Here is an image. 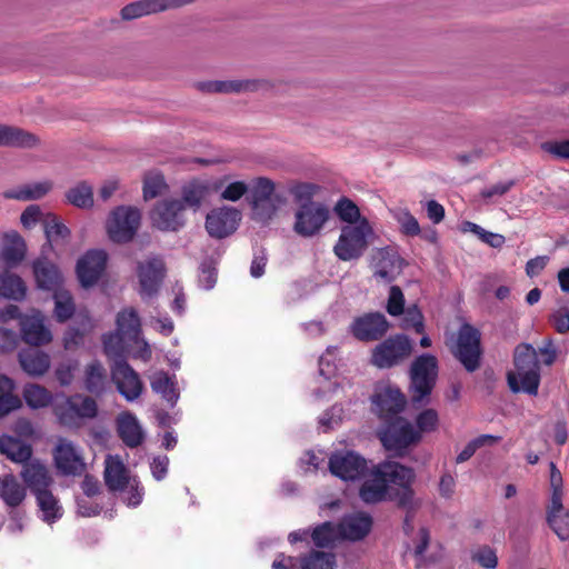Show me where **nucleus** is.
<instances>
[{"mask_svg": "<svg viewBox=\"0 0 569 569\" xmlns=\"http://www.w3.org/2000/svg\"><path fill=\"white\" fill-rule=\"evenodd\" d=\"M378 435L386 450L396 456H402L410 445L420 440V432L402 417L386 421Z\"/></svg>", "mask_w": 569, "mask_h": 569, "instance_id": "423d86ee", "label": "nucleus"}, {"mask_svg": "<svg viewBox=\"0 0 569 569\" xmlns=\"http://www.w3.org/2000/svg\"><path fill=\"white\" fill-rule=\"evenodd\" d=\"M139 209L130 206H119L111 211L107 220L109 238L117 243H126L133 239L140 226Z\"/></svg>", "mask_w": 569, "mask_h": 569, "instance_id": "6e6552de", "label": "nucleus"}, {"mask_svg": "<svg viewBox=\"0 0 569 569\" xmlns=\"http://www.w3.org/2000/svg\"><path fill=\"white\" fill-rule=\"evenodd\" d=\"M0 452L13 462L26 463L30 460L32 449L29 445L10 436L0 437Z\"/></svg>", "mask_w": 569, "mask_h": 569, "instance_id": "a19ab883", "label": "nucleus"}, {"mask_svg": "<svg viewBox=\"0 0 569 569\" xmlns=\"http://www.w3.org/2000/svg\"><path fill=\"white\" fill-rule=\"evenodd\" d=\"M321 187L313 182L293 181L288 187V192L292 196L296 203H312V199L319 194Z\"/></svg>", "mask_w": 569, "mask_h": 569, "instance_id": "8fccbe9b", "label": "nucleus"}, {"mask_svg": "<svg viewBox=\"0 0 569 569\" xmlns=\"http://www.w3.org/2000/svg\"><path fill=\"white\" fill-rule=\"evenodd\" d=\"M513 186V180L500 181L491 187L482 189L480 196L487 202H491L495 198L505 196Z\"/></svg>", "mask_w": 569, "mask_h": 569, "instance_id": "0e129e2a", "label": "nucleus"}, {"mask_svg": "<svg viewBox=\"0 0 569 569\" xmlns=\"http://www.w3.org/2000/svg\"><path fill=\"white\" fill-rule=\"evenodd\" d=\"M402 270V260L395 251L382 249L378 252L375 264V277L383 282L393 281Z\"/></svg>", "mask_w": 569, "mask_h": 569, "instance_id": "72a5a7b5", "label": "nucleus"}, {"mask_svg": "<svg viewBox=\"0 0 569 569\" xmlns=\"http://www.w3.org/2000/svg\"><path fill=\"white\" fill-rule=\"evenodd\" d=\"M154 13H159L156 0H138L124 6L120 11L122 20L126 21Z\"/></svg>", "mask_w": 569, "mask_h": 569, "instance_id": "09e8293b", "label": "nucleus"}, {"mask_svg": "<svg viewBox=\"0 0 569 569\" xmlns=\"http://www.w3.org/2000/svg\"><path fill=\"white\" fill-rule=\"evenodd\" d=\"M371 234L372 228L367 219H362L355 226H345L333 247L335 254L342 261L359 259L366 251L368 237Z\"/></svg>", "mask_w": 569, "mask_h": 569, "instance_id": "39448f33", "label": "nucleus"}, {"mask_svg": "<svg viewBox=\"0 0 569 569\" xmlns=\"http://www.w3.org/2000/svg\"><path fill=\"white\" fill-rule=\"evenodd\" d=\"M389 329L387 318L380 312L356 318L350 325L351 333L360 341L379 340Z\"/></svg>", "mask_w": 569, "mask_h": 569, "instance_id": "6ab92c4d", "label": "nucleus"}, {"mask_svg": "<svg viewBox=\"0 0 569 569\" xmlns=\"http://www.w3.org/2000/svg\"><path fill=\"white\" fill-rule=\"evenodd\" d=\"M41 139L22 128L0 123V147L32 149L39 147Z\"/></svg>", "mask_w": 569, "mask_h": 569, "instance_id": "a878e982", "label": "nucleus"}, {"mask_svg": "<svg viewBox=\"0 0 569 569\" xmlns=\"http://www.w3.org/2000/svg\"><path fill=\"white\" fill-rule=\"evenodd\" d=\"M372 526V519L363 512H356L342 518L337 527L338 536L349 540H360L365 538Z\"/></svg>", "mask_w": 569, "mask_h": 569, "instance_id": "cd10ccee", "label": "nucleus"}, {"mask_svg": "<svg viewBox=\"0 0 569 569\" xmlns=\"http://www.w3.org/2000/svg\"><path fill=\"white\" fill-rule=\"evenodd\" d=\"M420 432H430L437 428L438 413L433 409H426L416 419Z\"/></svg>", "mask_w": 569, "mask_h": 569, "instance_id": "69168bd1", "label": "nucleus"}, {"mask_svg": "<svg viewBox=\"0 0 569 569\" xmlns=\"http://www.w3.org/2000/svg\"><path fill=\"white\" fill-rule=\"evenodd\" d=\"M471 231L480 237V239L492 248H500L505 243V237L499 233L486 231L480 226L469 222Z\"/></svg>", "mask_w": 569, "mask_h": 569, "instance_id": "338daca9", "label": "nucleus"}, {"mask_svg": "<svg viewBox=\"0 0 569 569\" xmlns=\"http://www.w3.org/2000/svg\"><path fill=\"white\" fill-rule=\"evenodd\" d=\"M438 376V361L432 355H421L410 368V397L415 406L427 405Z\"/></svg>", "mask_w": 569, "mask_h": 569, "instance_id": "7ed1b4c3", "label": "nucleus"}, {"mask_svg": "<svg viewBox=\"0 0 569 569\" xmlns=\"http://www.w3.org/2000/svg\"><path fill=\"white\" fill-rule=\"evenodd\" d=\"M42 253L41 257L36 259L32 263L33 276L37 287L47 291H54L60 288L62 283V276L58 267L49 261Z\"/></svg>", "mask_w": 569, "mask_h": 569, "instance_id": "bb28decb", "label": "nucleus"}, {"mask_svg": "<svg viewBox=\"0 0 569 569\" xmlns=\"http://www.w3.org/2000/svg\"><path fill=\"white\" fill-rule=\"evenodd\" d=\"M241 220V212L229 206L212 209L206 218V229L216 239L232 234Z\"/></svg>", "mask_w": 569, "mask_h": 569, "instance_id": "f3484780", "label": "nucleus"}, {"mask_svg": "<svg viewBox=\"0 0 569 569\" xmlns=\"http://www.w3.org/2000/svg\"><path fill=\"white\" fill-rule=\"evenodd\" d=\"M21 368L32 377L43 376L50 368V356L38 349H24L18 355Z\"/></svg>", "mask_w": 569, "mask_h": 569, "instance_id": "f704fd0d", "label": "nucleus"}, {"mask_svg": "<svg viewBox=\"0 0 569 569\" xmlns=\"http://www.w3.org/2000/svg\"><path fill=\"white\" fill-rule=\"evenodd\" d=\"M103 475L104 482L111 491H124L132 482L128 469L119 456H107Z\"/></svg>", "mask_w": 569, "mask_h": 569, "instance_id": "c85d7f7f", "label": "nucleus"}, {"mask_svg": "<svg viewBox=\"0 0 569 569\" xmlns=\"http://www.w3.org/2000/svg\"><path fill=\"white\" fill-rule=\"evenodd\" d=\"M23 399L31 409L48 407L52 401L51 392L37 383H28L22 391Z\"/></svg>", "mask_w": 569, "mask_h": 569, "instance_id": "49530a36", "label": "nucleus"}, {"mask_svg": "<svg viewBox=\"0 0 569 569\" xmlns=\"http://www.w3.org/2000/svg\"><path fill=\"white\" fill-rule=\"evenodd\" d=\"M43 228L47 243L42 247V253L52 249V241L58 238L66 239L70 234V230L52 213L46 214L43 219Z\"/></svg>", "mask_w": 569, "mask_h": 569, "instance_id": "a18cd8bd", "label": "nucleus"}, {"mask_svg": "<svg viewBox=\"0 0 569 569\" xmlns=\"http://www.w3.org/2000/svg\"><path fill=\"white\" fill-rule=\"evenodd\" d=\"M453 353L467 371L477 370L481 355L479 330L469 323H463L459 329Z\"/></svg>", "mask_w": 569, "mask_h": 569, "instance_id": "f8f14e48", "label": "nucleus"}, {"mask_svg": "<svg viewBox=\"0 0 569 569\" xmlns=\"http://www.w3.org/2000/svg\"><path fill=\"white\" fill-rule=\"evenodd\" d=\"M411 350L410 340L403 335H397L375 347L371 362L381 369L391 368L408 358Z\"/></svg>", "mask_w": 569, "mask_h": 569, "instance_id": "9b49d317", "label": "nucleus"}, {"mask_svg": "<svg viewBox=\"0 0 569 569\" xmlns=\"http://www.w3.org/2000/svg\"><path fill=\"white\" fill-rule=\"evenodd\" d=\"M302 569H335V555L323 551H315L302 561Z\"/></svg>", "mask_w": 569, "mask_h": 569, "instance_id": "6e6d98bb", "label": "nucleus"}, {"mask_svg": "<svg viewBox=\"0 0 569 569\" xmlns=\"http://www.w3.org/2000/svg\"><path fill=\"white\" fill-rule=\"evenodd\" d=\"M402 327L405 329L412 328L417 333L423 332V316L417 306L409 307L406 310Z\"/></svg>", "mask_w": 569, "mask_h": 569, "instance_id": "680f3d73", "label": "nucleus"}, {"mask_svg": "<svg viewBox=\"0 0 569 569\" xmlns=\"http://www.w3.org/2000/svg\"><path fill=\"white\" fill-rule=\"evenodd\" d=\"M329 469L343 480H355L366 472L367 461L352 451L335 453L329 459Z\"/></svg>", "mask_w": 569, "mask_h": 569, "instance_id": "412c9836", "label": "nucleus"}, {"mask_svg": "<svg viewBox=\"0 0 569 569\" xmlns=\"http://www.w3.org/2000/svg\"><path fill=\"white\" fill-rule=\"evenodd\" d=\"M391 217L397 221L403 234L415 237L420 233L418 220L405 207H395L389 209Z\"/></svg>", "mask_w": 569, "mask_h": 569, "instance_id": "3c124183", "label": "nucleus"}, {"mask_svg": "<svg viewBox=\"0 0 569 569\" xmlns=\"http://www.w3.org/2000/svg\"><path fill=\"white\" fill-rule=\"evenodd\" d=\"M78 369L77 361H67L60 363L56 369L57 380L61 386H69L73 381L74 372Z\"/></svg>", "mask_w": 569, "mask_h": 569, "instance_id": "774afa93", "label": "nucleus"}, {"mask_svg": "<svg viewBox=\"0 0 569 569\" xmlns=\"http://www.w3.org/2000/svg\"><path fill=\"white\" fill-rule=\"evenodd\" d=\"M92 328L89 319H86L82 323V328L70 327L63 336V347L67 350H72L80 347L83 343L84 336Z\"/></svg>", "mask_w": 569, "mask_h": 569, "instance_id": "4d7b16f0", "label": "nucleus"}, {"mask_svg": "<svg viewBox=\"0 0 569 569\" xmlns=\"http://www.w3.org/2000/svg\"><path fill=\"white\" fill-rule=\"evenodd\" d=\"M13 380L0 375V418L21 407V400L18 396L13 395Z\"/></svg>", "mask_w": 569, "mask_h": 569, "instance_id": "79ce46f5", "label": "nucleus"}, {"mask_svg": "<svg viewBox=\"0 0 569 569\" xmlns=\"http://www.w3.org/2000/svg\"><path fill=\"white\" fill-rule=\"evenodd\" d=\"M164 177L159 171H150L143 178V198L153 199L167 190Z\"/></svg>", "mask_w": 569, "mask_h": 569, "instance_id": "864d4df0", "label": "nucleus"}, {"mask_svg": "<svg viewBox=\"0 0 569 569\" xmlns=\"http://www.w3.org/2000/svg\"><path fill=\"white\" fill-rule=\"evenodd\" d=\"M117 430L120 439L130 448H137L143 441V430L137 417L129 411L118 416Z\"/></svg>", "mask_w": 569, "mask_h": 569, "instance_id": "2f4dec72", "label": "nucleus"}, {"mask_svg": "<svg viewBox=\"0 0 569 569\" xmlns=\"http://www.w3.org/2000/svg\"><path fill=\"white\" fill-rule=\"evenodd\" d=\"M110 372L117 391L127 401L133 402L142 395L143 383L140 376L124 359L116 360Z\"/></svg>", "mask_w": 569, "mask_h": 569, "instance_id": "ddd939ff", "label": "nucleus"}, {"mask_svg": "<svg viewBox=\"0 0 569 569\" xmlns=\"http://www.w3.org/2000/svg\"><path fill=\"white\" fill-rule=\"evenodd\" d=\"M27 286L24 281L9 270L0 272V297L8 300L21 301L26 298Z\"/></svg>", "mask_w": 569, "mask_h": 569, "instance_id": "58836bf2", "label": "nucleus"}, {"mask_svg": "<svg viewBox=\"0 0 569 569\" xmlns=\"http://www.w3.org/2000/svg\"><path fill=\"white\" fill-rule=\"evenodd\" d=\"M224 182L226 178L216 180L193 179L182 186V199L180 201L183 203L184 209L188 207L197 211L213 192H217L222 188Z\"/></svg>", "mask_w": 569, "mask_h": 569, "instance_id": "a211bd4d", "label": "nucleus"}, {"mask_svg": "<svg viewBox=\"0 0 569 569\" xmlns=\"http://www.w3.org/2000/svg\"><path fill=\"white\" fill-rule=\"evenodd\" d=\"M53 411L61 425L77 427L82 419H93L98 413V406L91 397L74 395L57 402Z\"/></svg>", "mask_w": 569, "mask_h": 569, "instance_id": "0eeeda50", "label": "nucleus"}, {"mask_svg": "<svg viewBox=\"0 0 569 569\" xmlns=\"http://www.w3.org/2000/svg\"><path fill=\"white\" fill-rule=\"evenodd\" d=\"M150 386L153 392L161 395V397L172 406L177 402L179 393L176 390L174 381L167 372H154L150 378Z\"/></svg>", "mask_w": 569, "mask_h": 569, "instance_id": "c03bdc74", "label": "nucleus"}, {"mask_svg": "<svg viewBox=\"0 0 569 569\" xmlns=\"http://www.w3.org/2000/svg\"><path fill=\"white\" fill-rule=\"evenodd\" d=\"M57 469L64 476H81L86 471L82 451L72 441L60 438L53 451Z\"/></svg>", "mask_w": 569, "mask_h": 569, "instance_id": "2eb2a0df", "label": "nucleus"}, {"mask_svg": "<svg viewBox=\"0 0 569 569\" xmlns=\"http://www.w3.org/2000/svg\"><path fill=\"white\" fill-rule=\"evenodd\" d=\"M405 298L399 287L392 286L390 288L387 311L391 316H400L403 313Z\"/></svg>", "mask_w": 569, "mask_h": 569, "instance_id": "e2e57ef3", "label": "nucleus"}, {"mask_svg": "<svg viewBox=\"0 0 569 569\" xmlns=\"http://www.w3.org/2000/svg\"><path fill=\"white\" fill-rule=\"evenodd\" d=\"M106 263L107 253L103 250H89L77 263L80 283L83 287L94 284L104 271Z\"/></svg>", "mask_w": 569, "mask_h": 569, "instance_id": "4be33fe9", "label": "nucleus"}, {"mask_svg": "<svg viewBox=\"0 0 569 569\" xmlns=\"http://www.w3.org/2000/svg\"><path fill=\"white\" fill-rule=\"evenodd\" d=\"M387 488L395 496V501L403 508H411L413 503L415 471L396 461H385L376 466Z\"/></svg>", "mask_w": 569, "mask_h": 569, "instance_id": "20e7f679", "label": "nucleus"}, {"mask_svg": "<svg viewBox=\"0 0 569 569\" xmlns=\"http://www.w3.org/2000/svg\"><path fill=\"white\" fill-rule=\"evenodd\" d=\"M183 211L184 206L180 200H162L151 212L152 224L162 231H178L186 223Z\"/></svg>", "mask_w": 569, "mask_h": 569, "instance_id": "dca6fc26", "label": "nucleus"}, {"mask_svg": "<svg viewBox=\"0 0 569 569\" xmlns=\"http://www.w3.org/2000/svg\"><path fill=\"white\" fill-rule=\"evenodd\" d=\"M375 410L383 422L400 417L399 413L405 408L406 399L399 389L385 388L372 398Z\"/></svg>", "mask_w": 569, "mask_h": 569, "instance_id": "5701e85b", "label": "nucleus"}, {"mask_svg": "<svg viewBox=\"0 0 569 569\" xmlns=\"http://www.w3.org/2000/svg\"><path fill=\"white\" fill-rule=\"evenodd\" d=\"M134 341L129 340L118 330L103 337V350L108 358L119 360L131 348Z\"/></svg>", "mask_w": 569, "mask_h": 569, "instance_id": "37998d69", "label": "nucleus"}, {"mask_svg": "<svg viewBox=\"0 0 569 569\" xmlns=\"http://www.w3.org/2000/svg\"><path fill=\"white\" fill-rule=\"evenodd\" d=\"M19 326L21 340L29 346H46L53 339L51 330L46 326L43 313L38 310L28 315H20Z\"/></svg>", "mask_w": 569, "mask_h": 569, "instance_id": "4468645a", "label": "nucleus"}, {"mask_svg": "<svg viewBox=\"0 0 569 569\" xmlns=\"http://www.w3.org/2000/svg\"><path fill=\"white\" fill-rule=\"evenodd\" d=\"M0 498L8 511L21 510L20 507L27 498V488L12 475L0 480Z\"/></svg>", "mask_w": 569, "mask_h": 569, "instance_id": "473e14b6", "label": "nucleus"}, {"mask_svg": "<svg viewBox=\"0 0 569 569\" xmlns=\"http://www.w3.org/2000/svg\"><path fill=\"white\" fill-rule=\"evenodd\" d=\"M329 218L330 210L325 203H302L295 211L292 229L302 238H312L321 232Z\"/></svg>", "mask_w": 569, "mask_h": 569, "instance_id": "1a4fd4ad", "label": "nucleus"}, {"mask_svg": "<svg viewBox=\"0 0 569 569\" xmlns=\"http://www.w3.org/2000/svg\"><path fill=\"white\" fill-rule=\"evenodd\" d=\"M34 497L37 506L41 512V518L44 522L52 523L62 517V507L50 488L41 492H37Z\"/></svg>", "mask_w": 569, "mask_h": 569, "instance_id": "ea45409f", "label": "nucleus"}, {"mask_svg": "<svg viewBox=\"0 0 569 569\" xmlns=\"http://www.w3.org/2000/svg\"><path fill=\"white\" fill-rule=\"evenodd\" d=\"M0 260L7 269L17 267L26 256L23 238L14 230L1 233Z\"/></svg>", "mask_w": 569, "mask_h": 569, "instance_id": "b1692460", "label": "nucleus"}, {"mask_svg": "<svg viewBox=\"0 0 569 569\" xmlns=\"http://www.w3.org/2000/svg\"><path fill=\"white\" fill-rule=\"evenodd\" d=\"M472 560L486 569H495L498 565L496 551L489 546H481L472 552Z\"/></svg>", "mask_w": 569, "mask_h": 569, "instance_id": "052dcab7", "label": "nucleus"}, {"mask_svg": "<svg viewBox=\"0 0 569 569\" xmlns=\"http://www.w3.org/2000/svg\"><path fill=\"white\" fill-rule=\"evenodd\" d=\"M164 263L159 258H150L138 264L139 293L142 299L153 297L164 277Z\"/></svg>", "mask_w": 569, "mask_h": 569, "instance_id": "aec40b11", "label": "nucleus"}, {"mask_svg": "<svg viewBox=\"0 0 569 569\" xmlns=\"http://www.w3.org/2000/svg\"><path fill=\"white\" fill-rule=\"evenodd\" d=\"M67 201L81 209H88L93 206V190L87 182H80L70 188L66 193Z\"/></svg>", "mask_w": 569, "mask_h": 569, "instance_id": "603ef678", "label": "nucleus"}, {"mask_svg": "<svg viewBox=\"0 0 569 569\" xmlns=\"http://www.w3.org/2000/svg\"><path fill=\"white\" fill-rule=\"evenodd\" d=\"M53 292L54 318L58 322L63 323L73 316L76 306L69 291L59 288Z\"/></svg>", "mask_w": 569, "mask_h": 569, "instance_id": "de8ad7c7", "label": "nucleus"}, {"mask_svg": "<svg viewBox=\"0 0 569 569\" xmlns=\"http://www.w3.org/2000/svg\"><path fill=\"white\" fill-rule=\"evenodd\" d=\"M359 496L366 503H377L386 499L395 500V496L389 492L387 482L383 481L376 467L362 483Z\"/></svg>", "mask_w": 569, "mask_h": 569, "instance_id": "7c9ffc66", "label": "nucleus"}, {"mask_svg": "<svg viewBox=\"0 0 569 569\" xmlns=\"http://www.w3.org/2000/svg\"><path fill=\"white\" fill-rule=\"evenodd\" d=\"M117 329L121 335L134 343L140 342L141 323L137 311L133 308H127L117 315Z\"/></svg>", "mask_w": 569, "mask_h": 569, "instance_id": "4c0bfd02", "label": "nucleus"}, {"mask_svg": "<svg viewBox=\"0 0 569 569\" xmlns=\"http://www.w3.org/2000/svg\"><path fill=\"white\" fill-rule=\"evenodd\" d=\"M20 476L33 495L49 489L53 483L48 468L39 460L23 463Z\"/></svg>", "mask_w": 569, "mask_h": 569, "instance_id": "393cba45", "label": "nucleus"}, {"mask_svg": "<svg viewBox=\"0 0 569 569\" xmlns=\"http://www.w3.org/2000/svg\"><path fill=\"white\" fill-rule=\"evenodd\" d=\"M220 190L221 200L236 202L248 193L249 184L244 181H232L227 183L224 187L222 186Z\"/></svg>", "mask_w": 569, "mask_h": 569, "instance_id": "bf43d9fd", "label": "nucleus"}, {"mask_svg": "<svg viewBox=\"0 0 569 569\" xmlns=\"http://www.w3.org/2000/svg\"><path fill=\"white\" fill-rule=\"evenodd\" d=\"M513 363L515 370L507 373L510 390L536 396L540 383L537 350L528 343L517 346L513 353Z\"/></svg>", "mask_w": 569, "mask_h": 569, "instance_id": "f257e3e1", "label": "nucleus"}, {"mask_svg": "<svg viewBox=\"0 0 569 569\" xmlns=\"http://www.w3.org/2000/svg\"><path fill=\"white\" fill-rule=\"evenodd\" d=\"M220 93L243 94L270 91L273 84L264 78L229 79L220 80Z\"/></svg>", "mask_w": 569, "mask_h": 569, "instance_id": "c756f323", "label": "nucleus"}, {"mask_svg": "<svg viewBox=\"0 0 569 569\" xmlns=\"http://www.w3.org/2000/svg\"><path fill=\"white\" fill-rule=\"evenodd\" d=\"M248 194L254 217L263 222L271 220L287 203L284 191L267 177L252 179Z\"/></svg>", "mask_w": 569, "mask_h": 569, "instance_id": "f03ea898", "label": "nucleus"}, {"mask_svg": "<svg viewBox=\"0 0 569 569\" xmlns=\"http://www.w3.org/2000/svg\"><path fill=\"white\" fill-rule=\"evenodd\" d=\"M83 386L88 392L96 396H101L108 390L107 371L100 361L93 360L84 367Z\"/></svg>", "mask_w": 569, "mask_h": 569, "instance_id": "c9c22d12", "label": "nucleus"}, {"mask_svg": "<svg viewBox=\"0 0 569 569\" xmlns=\"http://www.w3.org/2000/svg\"><path fill=\"white\" fill-rule=\"evenodd\" d=\"M338 537L337 528L331 522H323L316 527L311 533L312 541L318 547H328Z\"/></svg>", "mask_w": 569, "mask_h": 569, "instance_id": "13d9d810", "label": "nucleus"}, {"mask_svg": "<svg viewBox=\"0 0 569 569\" xmlns=\"http://www.w3.org/2000/svg\"><path fill=\"white\" fill-rule=\"evenodd\" d=\"M53 187L52 181L43 180L19 186L3 192L6 199H14L19 201L39 200L48 194Z\"/></svg>", "mask_w": 569, "mask_h": 569, "instance_id": "e433bc0d", "label": "nucleus"}, {"mask_svg": "<svg viewBox=\"0 0 569 569\" xmlns=\"http://www.w3.org/2000/svg\"><path fill=\"white\" fill-rule=\"evenodd\" d=\"M333 211L340 220L349 223V226H355L353 223H359V221L362 220L360 219V210L358 206L346 197H342L337 201L333 207Z\"/></svg>", "mask_w": 569, "mask_h": 569, "instance_id": "5fc2aeb1", "label": "nucleus"}, {"mask_svg": "<svg viewBox=\"0 0 569 569\" xmlns=\"http://www.w3.org/2000/svg\"><path fill=\"white\" fill-rule=\"evenodd\" d=\"M550 487H551V501L548 509V523L560 540L569 538V527L566 518L567 512L563 513L562 506V477L553 462H550Z\"/></svg>", "mask_w": 569, "mask_h": 569, "instance_id": "9d476101", "label": "nucleus"}]
</instances>
